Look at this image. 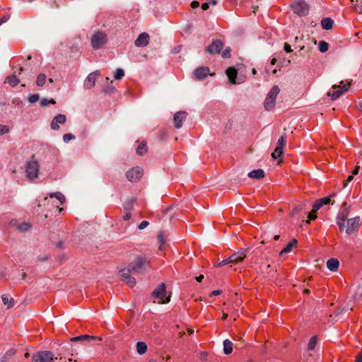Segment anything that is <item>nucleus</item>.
Here are the masks:
<instances>
[{"instance_id": "nucleus-1", "label": "nucleus", "mask_w": 362, "mask_h": 362, "mask_svg": "<svg viewBox=\"0 0 362 362\" xmlns=\"http://www.w3.org/2000/svg\"><path fill=\"white\" fill-rule=\"evenodd\" d=\"M280 89L278 86L272 88L267 94L264 103V107L267 110H271L275 106L276 96L279 93Z\"/></svg>"}, {"instance_id": "nucleus-2", "label": "nucleus", "mask_w": 362, "mask_h": 362, "mask_svg": "<svg viewBox=\"0 0 362 362\" xmlns=\"http://www.w3.org/2000/svg\"><path fill=\"white\" fill-rule=\"evenodd\" d=\"M149 261L147 258L139 256L136 259L129 264V271H132L134 274L141 273L146 267V265L148 264Z\"/></svg>"}, {"instance_id": "nucleus-3", "label": "nucleus", "mask_w": 362, "mask_h": 362, "mask_svg": "<svg viewBox=\"0 0 362 362\" xmlns=\"http://www.w3.org/2000/svg\"><path fill=\"white\" fill-rule=\"evenodd\" d=\"M107 41L106 34L102 31H97L91 37V46L93 49H98L106 44Z\"/></svg>"}, {"instance_id": "nucleus-4", "label": "nucleus", "mask_w": 362, "mask_h": 362, "mask_svg": "<svg viewBox=\"0 0 362 362\" xmlns=\"http://www.w3.org/2000/svg\"><path fill=\"white\" fill-rule=\"evenodd\" d=\"M291 6L293 12L298 16H305L309 13V6L303 0H294Z\"/></svg>"}, {"instance_id": "nucleus-5", "label": "nucleus", "mask_w": 362, "mask_h": 362, "mask_svg": "<svg viewBox=\"0 0 362 362\" xmlns=\"http://www.w3.org/2000/svg\"><path fill=\"white\" fill-rule=\"evenodd\" d=\"M40 165L38 162L34 159L33 156L32 158L26 163V173L27 177L33 180L36 178L38 175Z\"/></svg>"}, {"instance_id": "nucleus-6", "label": "nucleus", "mask_w": 362, "mask_h": 362, "mask_svg": "<svg viewBox=\"0 0 362 362\" xmlns=\"http://www.w3.org/2000/svg\"><path fill=\"white\" fill-rule=\"evenodd\" d=\"M166 287L164 283L160 284L152 293V297L158 300L159 303H165L170 301L169 297H165Z\"/></svg>"}, {"instance_id": "nucleus-7", "label": "nucleus", "mask_w": 362, "mask_h": 362, "mask_svg": "<svg viewBox=\"0 0 362 362\" xmlns=\"http://www.w3.org/2000/svg\"><path fill=\"white\" fill-rule=\"evenodd\" d=\"M342 86L334 85L332 86V91H329L328 95L332 100H336L339 98L344 93L346 92L351 86V83L347 82L344 84L343 81L340 83Z\"/></svg>"}, {"instance_id": "nucleus-8", "label": "nucleus", "mask_w": 362, "mask_h": 362, "mask_svg": "<svg viewBox=\"0 0 362 362\" xmlns=\"http://www.w3.org/2000/svg\"><path fill=\"white\" fill-rule=\"evenodd\" d=\"M54 359L52 352L49 351H39L33 356V362H53Z\"/></svg>"}, {"instance_id": "nucleus-9", "label": "nucleus", "mask_w": 362, "mask_h": 362, "mask_svg": "<svg viewBox=\"0 0 362 362\" xmlns=\"http://www.w3.org/2000/svg\"><path fill=\"white\" fill-rule=\"evenodd\" d=\"M248 252L247 248H241L237 252L232 254L229 257V262L232 264H235L241 262L247 257Z\"/></svg>"}, {"instance_id": "nucleus-10", "label": "nucleus", "mask_w": 362, "mask_h": 362, "mask_svg": "<svg viewBox=\"0 0 362 362\" xmlns=\"http://www.w3.org/2000/svg\"><path fill=\"white\" fill-rule=\"evenodd\" d=\"M126 176L129 181L136 182L143 176V170L139 167L133 168L127 172Z\"/></svg>"}, {"instance_id": "nucleus-11", "label": "nucleus", "mask_w": 362, "mask_h": 362, "mask_svg": "<svg viewBox=\"0 0 362 362\" xmlns=\"http://www.w3.org/2000/svg\"><path fill=\"white\" fill-rule=\"evenodd\" d=\"M133 273L129 271V267L127 269H122L119 271V276L121 279L124 281L129 287H134L136 285V279L130 276Z\"/></svg>"}, {"instance_id": "nucleus-12", "label": "nucleus", "mask_w": 362, "mask_h": 362, "mask_svg": "<svg viewBox=\"0 0 362 362\" xmlns=\"http://www.w3.org/2000/svg\"><path fill=\"white\" fill-rule=\"evenodd\" d=\"M359 226V217H355L347 220L344 229L347 234H351L356 231Z\"/></svg>"}, {"instance_id": "nucleus-13", "label": "nucleus", "mask_w": 362, "mask_h": 362, "mask_svg": "<svg viewBox=\"0 0 362 362\" xmlns=\"http://www.w3.org/2000/svg\"><path fill=\"white\" fill-rule=\"evenodd\" d=\"M223 47V43L221 40H216L212 42L206 47V52L211 54H218Z\"/></svg>"}, {"instance_id": "nucleus-14", "label": "nucleus", "mask_w": 362, "mask_h": 362, "mask_svg": "<svg viewBox=\"0 0 362 362\" xmlns=\"http://www.w3.org/2000/svg\"><path fill=\"white\" fill-rule=\"evenodd\" d=\"M286 137L284 136H282L281 137L279 138L276 146L274 152L272 153V156L274 159L280 158L282 156L284 152V148L286 145Z\"/></svg>"}, {"instance_id": "nucleus-15", "label": "nucleus", "mask_w": 362, "mask_h": 362, "mask_svg": "<svg viewBox=\"0 0 362 362\" xmlns=\"http://www.w3.org/2000/svg\"><path fill=\"white\" fill-rule=\"evenodd\" d=\"M98 76H100V72L98 71H95L92 72L90 74H88V76L86 77V78L84 81V83H83L84 88L86 89L92 88L95 86V81H96Z\"/></svg>"}, {"instance_id": "nucleus-16", "label": "nucleus", "mask_w": 362, "mask_h": 362, "mask_svg": "<svg viewBox=\"0 0 362 362\" xmlns=\"http://www.w3.org/2000/svg\"><path fill=\"white\" fill-rule=\"evenodd\" d=\"M187 113L185 111L177 112L174 115V126L180 129L182 126V122L186 119Z\"/></svg>"}, {"instance_id": "nucleus-17", "label": "nucleus", "mask_w": 362, "mask_h": 362, "mask_svg": "<svg viewBox=\"0 0 362 362\" xmlns=\"http://www.w3.org/2000/svg\"><path fill=\"white\" fill-rule=\"evenodd\" d=\"M349 216L348 209H345L341 211L337 216V225L340 230H343L345 227L346 222L347 221V217Z\"/></svg>"}, {"instance_id": "nucleus-18", "label": "nucleus", "mask_w": 362, "mask_h": 362, "mask_svg": "<svg viewBox=\"0 0 362 362\" xmlns=\"http://www.w3.org/2000/svg\"><path fill=\"white\" fill-rule=\"evenodd\" d=\"M66 117L64 115L59 114L56 115L51 122V128L53 130H58L59 124H63L66 122Z\"/></svg>"}, {"instance_id": "nucleus-19", "label": "nucleus", "mask_w": 362, "mask_h": 362, "mask_svg": "<svg viewBox=\"0 0 362 362\" xmlns=\"http://www.w3.org/2000/svg\"><path fill=\"white\" fill-rule=\"evenodd\" d=\"M209 74V69L206 66H201L196 69L194 71L195 78L202 80Z\"/></svg>"}, {"instance_id": "nucleus-20", "label": "nucleus", "mask_w": 362, "mask_h": 362, "mask_svg": "<svg viewBox=\"0 0 362 362\" xmlns=\"http://www.w3.org/2000/svg\"><path fill=\"white\" fill-rule=\"evenodd\" d=\"M149 42V35L146 33H143L139 35L135 40L134 44L136 47H145Z\"/></svg>"}, {"instance_id": "nucleus-21", "label": "nucleus", "mask_w": 362, "mask_h": 362, "mask_svg": "<svg viewBox=\"0 0 362 362\" xmlns=\"http://www.w3.org/2000/svg\"><path fill=\"white\" fill-rule=\"evenodd\" d=\"M71 341H88L89 342L94 341L99 342L101 341L100 338L94 337L88 334L81 335L75 337L71 338Z\"/></svg>"}, {"instance_id": "nucleus-22", "label": "nucleus", "mask_w": 362, "mask_h": 362, "mask_svg": "<svg viewBox=\"0 0 362 362\" xmlns=\"http://www.w3.org/2000/svg\"><path fill=\"white\" fill-rule=\"evenodd\" d=\"M226 74L230 81V83L235 84L236 83V76H237V71L233 67H229L226 69Z\"/></svg>"}, {"instance_id": "nucleus-23", "label": "nucleus", "mask_w": 362, "mask_h": 362, "mask_svg": "<svg viewBox=\"0 0 362 362\" xmlns=\"http://www.w3.org/2000/svg\"><path fill=\"white\" fill-rule=\"evenodd\" d=\"M250 178L260 180L264 177V172L262 169L253 170L248 173Z\"/></svg>"}, {"instance_id": "nucleus-24", "label": "nucleus", "mask_w": 362, "mask_h": 362, "mask_svg": "<svg viewBox=\"0 0 362 362\" xmlns=\"http://www.w3.org/2000/svg\"><path fill=\"white\" fill-rule=\"evenodd\" d=\"M298 242L296 239H293L280 252V255L290 252L293 247L297 246Z\"/></svg>"}, {"instance_id": "nucleus-25", "label": "nucleus", "mask_w": 362, "mask_h": 362, "mask_svg": "<svg viewBox=\"0 0 362 362\" xmlns=\"http://www.w3.org/2000/svg\"><path fill=\"white\" fill-rule=\"evenodd\" d=\"M339 266V262L337 259L332 258L327 262V268L332 272L337 270Z\"/></svg>"}, {"instance_id": "nucleus-26", "label": "nucleus", "mask_w": 362, "mask_h": 362, "mask_svg": "<svg viewBox=\"0 0 362 362\" xmlns=\"http://www.w3.org/2000/svg\"><path fill=\"white\" fill-rule=\"evenodd\" d=\"M6 82L11 86L15 87L19 83L20 81L15 74H12L6 77Z\"/></svg>"}, {"instance_id": "nucleus-27", "label": "nucleus", "mask_w": 362, "mask_h": 362, "mask_svg": "<svg viewBox=\"0 0 362 362\" xmlns=\"http://www.w3.org/2000/svg\"><path fill=\"white\" fill-rule=\"evenodd\" d=\"M2 301L4 305H7V309L12 308L14 305L13 298H11L8 295H3L1 296Z\"/></svg>"}, {"instance_id": "nucleus-28", "label": "nucleus", "mask_w": 362, "mask_h": 362, "mask_svg": "<svg viewBox=\"0 0 362 362\" xmlns=\"http://www.w3.org/2000/svg\"><path fill=\"white\" fill-rule=\"evenodd\" d=\"M321 25L323 29L329 30L332 28L333 21L329 18H323L321 21Z\"/></svg>"}, {"instance_id": "nucleus-29", "label": "nucleus", "mask_w": 362, "mask_h": 362, "mask_svg": "<svg viewBox=\"0 0 362 362\" xmlns=\"http://www.w3.org/2000/svg\"><path fill=\"white\" fill-rule=\"evenodd\" d=\"M223 351L226 354H230L233 351V344L228 340L226 339L223 341Z\"/></svg>"}, {"instance_id": "nucleus-30", "label": "nucleus", "mask_w": 362, "mask_h": 362, "mask_svg": "<svg viewBox=\"0 0 362 362\" xmlns=\"http://www.w3.org/2000/svg\"><path fill=\"white\" fill-rule=\"evenodd\" d=\"M136 351L139 354H144L147 351V345L143 341H139L136 343Z\"/></svg>"}, {"instance_id": "nucleus-31", "label": "nucleus", "mask_w": 362, "mask_h": 362, "mask_svg": "<svg viewBox=\"0 0 362 362\" xmlns=\"http://www.w3.org/2000/svg\"><path fill=\"white\" fill-rule=\"evenodd\" d=\"M49 197L52 198V197H54L56 198L57 200H59L60 204H63L64 202H65V197L64 196L63 194H62L61 192H54V193H50L49 194Z\"/></svg>"}, {"instance_id": "nucleus-32", "label": "nucleus", "mask_w": 362, "mask_h": 362, "mask_svg": "<svg viewBox=\"0 0 362 362\" xmlns=\"http://www.w3.org/2000/svg\"><path fill=\"white\" fill-rule=\"evenodd\" d=\"M47 77L44 74H40L36 79V84L37 86L42 87L46 82Z\"/></svg>"}, {"instance_id": "nucleus-33", "label": "nucleus", "mask_w": 362, "mask_h": 362, "mask_svg": "<svg viewBox=\"0 0 362 362\" xmlns=\"http://www.w3.org/2000/svg\"><path fill=\"white\" fill-rule=\"evenodd\" d=\"M146 151V144L145 142H141L136 148L137 154L143 156Z\"/></svg>"}, {"instance_id": "nucleus-34", "label": "nucleus", "mask_w": 362, "mask_h": 362, "mask_svg": "<svg viewBox=\"0 0 362 362\" xmlns=\"http://www.w3.org/2000/svg\"><path fill=\"white\" fill-rule=\"evenodd\" d=\"M317 337L314 336V337H311V339H310L308 344V349L309 351L313 350L317 345Z\"/></svg>"}, {"instance_id": "nucleus-35", "label": "nucleus", "mask_w": 362, "mask_h": 362, "mask_svg": "<svg viewBox=\"0 0 362 362\" xmlns=\"http://www.w3.org/2000/svg\"><path fill=\"white\" fill-rule=\"evenodd\" d=\"M329 49V44L325 41H320L319 42V49L321 52H325Z\"/></svg>"}, {"instance_id": "nucleus-36", "label": "nucleus", "mask_w": 362, "mask_h": 362, "mask_svg": "<svg viewBox=\"0 0 362 362\" xmlns=\"http://www.w3.org/2000/svg\"><path fill=\"white\" fill-rule=\"evenodd\" d=\"M56 102L54 99L51 98L49 100L47 99V98H42L40 101V105L42 106V107H45L47 105H48L49 104H55Z\"/></svg>"}, {"instance_id": "nucleus-37", "label": "nucleus", "mask_w": 362, "mask_h": 362, "mask_svg": "<svg viewBox=\"0 0 362 362\" xmlns=\"http://www.w3.org/2000/svg\"><path fill=\"white\" fill-rule=\"evenodd\" d=\"M17 228L20 231L25 232L30 228V225L27 223H22Z\"/></svg>"}, {"instance_id": "nucleus-38", "label": "nucleus", "mask_w": 362, "mask_h": 362, "mask_svg": "<svg viewBox=\"0 0 362 362\" xmlns=\"http://www.w3.org/2000/svg\"><path fill=\"white\" fill-rule=\"evenodd\" d=\"M15 354H16V351H15L14 349H9L8 351H7V352L4 356L3 361H5L8 358H11V357L15 355Z\"/></svg>"}, {"instance_id": "nucleus-39", "label": "nucleus", "mask_w": 362, "mask_h": 362, "mask_svg": "<svg viewBox=\"0 0 362 362\" xmlns=\"http://www.w3.org/2000/svg\"><path fill=\"white\" fill-rule=\"evenodd\" d=\"M124 76V71L122 69H117L115 74V78L116 80L121 79Z\"/></svg>"}, {"instance_id": "nucleus-40", "label": "nucleus", "mask_w": 362, "mask_h": 362, "mask_svg": "<svg viewBox=\"0 0 362 362\" xmlns=\"http://www.w3.org/2000/svg\"><path fill=\"white\" fill-rule=\"evenodd\" d=\"M322 206L320 199L317 200L313 206V212H317Z\"/></svg>"}, {"instance_id": "nucleus-41", "label": "nucleus", "mask_w": 362, "mask_h": 362, "mask_svg": "<svg viewBox=\"0 0 362 362\" xmlns=\"http://www.w3.org/2000/svg\"><path fill=\"white\" fill-rule=\"evenodd\" d=\"M72 139H75V136L73 135L72 134H65L64 136H63V141L65 142V143H68L69 141L72 140Z\"/></svg>"}, {"instance_id": "nucleus-42", "label": "nucleus", "mask_w": 362, "mask_h": 362, "mask_svg": "<svg viewBox=\"0 0 362 362\" xmlns=\"http://www.w3.org/2000/svg\"><path fill=\"white\" fill-rule=\"evenodd\" d=\"M158 240L160 243L159 249L162 250V247H163V245H164V243L165 242V238H164V235L162 233H159L158 235Z\"/></svg>"}, {"instance_id": "nucleus-43", "label": "nucleus", "mask_w": 362, "mask_h": 362, "mask_svg": "<svg viewBox=\"0 0 362 362\" xmlns=\"http://www.w3.org/2000/svg\"><path fill=\"white\" fill-rule=\"evenodd\" d=\"M39 98H40V96L38 94H33L28 97V101L30 103H34L39 100Z\"/></svg>"}, {"instance_id": "nucleus-44", "label": "nucleus", "mask_w": 362, "mask_h": 362, "mask_svg": "<svg viewBox=\"0 0 362 362\" xmlns=\"http://www.w3.org/2000/svg\"><path fill=\"white\" fill-rule=\"evenodd\" d=\"M9 132V128L8 126L6 125H1L0 124V135L5 134Z\"/></svg>"}, {"instance_id": "nucleus-45", "label": "nucleus", "mask_w": 362, "mask_h": 362, "mask_svg": "<svg viewBox=\"0 0 362 362\" xmlns=\"http://www.w3.org/2000/svg\"><path fill=\"white\" fill-rule=\"evenodd\" d=\"M316 212H313V209L308 214V220L307 221V223H309L310 220H315L317 218V215L315 214Z\"/></svg>"}, {"instance_id": "nucleus-46", "label": "nucleus", "mask_w": 362, "mask_h": 362, "mask_svg": "<svg viewBox=\"0 0 362 362\" xmlns=\"http://www.w3.org/2000/svg\"><path fill=\"white\" fill-rule=\"evenodd\" d=\"M222 57L223 58H230V49L229 47L225 49L222 52Z\"/></svg>"}, {"instance_id": "nucleus-47", "label": "nucleus", "mask_w": 362, "mask_h": 362, "mask_svg": "<svg viewBox=\"0 0 362 362\" xmlns=\"http://www.w3.org/2000/svg\"><path fill=\"white\" fill-rule=\"evenodd\" d=\"M332 196L320 199L322 205L329 204L331 202Z\"/></svg>"}, {"instance_id": "nucleus-48", "label": "nucleus", "mask_w": 362, "mask_h": 362, "mask_svg": "<svg viewBox=\"0 0 362 362\" xmlns=\"http://www.w3.org/2000/svg\"><path fill=\"white\" fill-rule=\"evenodd\" d=\"M149 225L148 221H143L138 226V228L139 230H143L145 228H146Z\"/></svg>"}, {"instance_id": "nucleus-49", "label": "nucleus", "mask_w": 362, "mask_h": 362, "mask_svg": "<svg viewBox=\"0 0 362 362\" xmlns=\"http://www.w3.org/2000/svg\"><path fill=\"white\" fill-rule=\"evenodd\" d=\"M226 264H230L231 265L230 262H229V257H228L227 259H223L221 262H220L216 265V267H223V266L226 265Z\"/></svg>"}, {"instance_id": "nucleus-50", "label": "nucleus", "mask_w": 362, "mask_h": 362, "mask_svg": "<svg viewBox=\"0 0 362 362\" xmlns=\"http://www.w3.org/2000/svg\"><path fill=\"white\" fill-rule=\"evenodd\" d=\"M354 9L359 13H362V4L361 6H357L356 4H353Z\"/></svg>"}, {"instance_id": "nucleus-51", "label": "nucleus", "mask_w": 362, "mask_h": 362, "mask_svg": "<svg viewBox=\"0 0 362 362\" xmlns=\"http://www.w3.org/2000/svg\"><path fill=\"white\" fill-rule=\"evenodd\" d=\"M284 50H285L286 52H288V53L291 52L293 51V50H292V49H291V45H290L289 44L286 43H286H284Z\"/></svg>"}, {"instance_id": "nucleus-52", "label": "nucleus", "mask_w": 362, "mask_h": 362, "mask_svg": "<svg viewBox=\"0 0 362 362\" xmlns=\"http://www.w3.org/2000/svg\"><path fill=\"white\" fill-rule=\"evenodd\" d=\"M199 6V4L198 1H194L192 2L191 4V6L193 8H197L198 6Z\"/></svg>"}, {"instance_id": "nucleus-53", "label": "nucleus", "mask_w": 362, "mask_h": 362, "mask_svg": "<svg viewBox=\"0 0 362 362\" xmlns=\"http://www.w3.org/2000/svg\"><path fill=\"white\" fill-rule=\"evenodd\" d=\"M124 220L127 221L131 218V214L129 212L126 213L123 216Z\"/></svg>"}, {"instance_id": "nucleus-54", "label": "nucleus", "mask_w": 362, "mask_h": 362, "mask_svg": "<svg viewBox=\"0 0 362 362\" xmlns=\"http://www.w3.org/2000/svg\"><path fill=\"white\" fill-rule=\"evenodd\" d=\"M209 4L208 3H204L202 4V8L204 10V11H206L209 8Z\"/></svg>"}, {"instance_id": "nucleus-55", "label": "nucleus", "mask_w": 362, "mask_h": 362, "mask_svg": "<svg viewBox=\"0 0 362 362\" xmlns=\"http://www.w3.org/2000/svg\"><path fill=\"white\" fill-rule=\"evenodd\" d=\"M8 20V17L4 16L2 18H0V22H1V23H6Z\"/></svg>"}, {"instance_id": "nucleus-56", "label": "nucleus", "mask_w": 362, "mask_h": 362, "mask_svg": "<svg viewBox=\"0 0 362 362\" xmlns=\"http://www.w3.org/2000/svg\"><path fill=\"white\" fill-rule=\"evenodd\" d=\"M220 293H221V291H219V290H215V291H214L211 293V296H216L219 295Z\"/></svg>"}, {"instance_id": "nucleus-57", "label": "nucleus", "mask_w": 362, "mask_h": 362, "mask_svg": "<svg viewBox=\"0 0 362 362\" xmlns=\"http://www.w3.org/2000/svg\"><path fill=\"white\" fill-rule=\"evenodd\" d=\"M204 279V275H202V274L199 275V276H197V277L196 278V279H197V281L198 282H201V281H202V279Z\"/></svg>"}, {"instance_id": "nucleus-58", "label": "nucleus", "mask_w": 362, "mask_h": 362, "mask_svg": "<svg viewBox=\"0 0 362 362\" xmlns=\"http://www.w3.org/2000/svg\"><path fill=\"white\" fill-rule=\"evenodd\" d=\"M358 170H359V167L358 166L356 167V168L353 171V174L357 175L358 173Z\"/></svg>"}, {"instance_id": "nucleus-59", "label": "nucleus", "mask_w": 362, "mask_h": 362, "mask_svg": "<svg viewBox=\"0 0 362 362\" xmlns=\"http://www.w3.org/2000/svg\"><path fill=\"white\" fill-rule=\"evenodd\" d=\"M353 179H354L353 175H349V176L347 177V179H346V182H351Z\"/></svg>"}, {"instance_id": "nucleus-60", "label": "nucleus", "mask_w": 362, "mask_h": 362, "mask_svg": "<svg viewBox=\"0 0 362 362\" xmlns=\"http://www.w3.org/2000/svg\"><path fill=\"white\" fill-rule=\"evenodd\" d=\"M227 317H228V314L227 313H224L223 315L222 320H226Z\"/></svg>"}, {"instance_id": "nucleus-61", "label": "nucleus", "mask_w": 362, "mask_h": 362, "mask_svg": "<svg viewBox=\"0 0 362 362\" xmlns=\"http://www.w3.org/2000/svg\"><path fill=\"white\" fill-rule=\"evenodd\" d=\"M276 59L275 58H273V59H272V61H271V64H272V65H274V64H276Z\"/></svg>"}, {"instance_id": "nucleus-62", "label": "nucleus", "mask_w": 362, "mask_h": 362, "mask_svg": "<svg viewBox=\"0 0 362 362\" xmlns=\"http://www.w3.org/2000/svg\"><path fill=\"white\" fill-rule=\"evenodd\" d=\"M23 71V69L22 67H20L19 69H18V74H21Z\"/></svg>"}, {"instance_id": "nucleus-63", "label": "nucleus", "mask_w": 362, "mask_h": 362, "mask_svg": "<svg viewBox=\"0 0 362 362\" xmlns=\"http://www.w3.org/2000/svg\"><path fill=\"white\" fill-rule=\"evenodd\" d=\"M279 235H274V239L275 240H279Z\"/></svg>"}, {"instance_id": "nucleus-64", "label": "nucleus", "mask_w": 362, "mask_h": 362, "mask_svg": "<svg viewBox=\"0 0 362 362\" xmlns=\"http://www.w3.org/2000/svg\"><path fill=\"white\" fill-rule=\"evenodd\" d=\"M359 107H360V109L362 110V102H361V103H359Z\"/></svg>"}]
</instances>
